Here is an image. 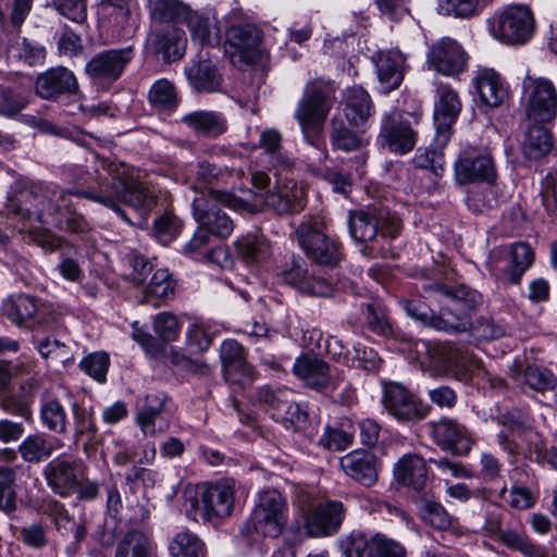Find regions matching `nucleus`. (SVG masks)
I'll return each instance as SVG.
<instances>
[{
  "instance_id": "1",
  "label": "nucleus",
  "mask_w": 557,
  "mask_h": 557,
  "mask_svg": "<svg viewBox=\"0 0 557 557\" xmlns=\"http://www.w3.org/2000/svg\"><path fill=\"white\" fill-rule=\"evenodd\" d=\"M97 177L86 187L66 191L53 184H29L17 181L7 198L10 215L22 221L36 220L61 231L84 233L88 230L85 218L71 209L69 195L75 194L113 210L125 222L121 205L146 214L156 205V196L133 176L129 166L107 158H99Z\"/></svg>"
},
{
  "instance_id": "2",
  "label": "nucleus",
  "mask_w": 557,
  "mask_h": 557,
  "mask_svg": "<svg viewBox=\"0 0 557 557\" xmlns=\"http://www.w3.org/2000/svg\"><path fill=\"white\" fill-rule=\"evenodd\" d=\"M235 480L226 478L185 491V510L189 519L203 523L228 518L234 508Z\"/></svg>"
},
{
  "instance_id": "3",
  "label": "nucleus",
  "mask_w": 557,
  "mask_h": 557,
  "mask_svg": "<svg viewBox=\"0 0 557 557\" xmlns=\"http://www.w3.org/2000/svg\"><path fill=\"white\" fill-rule=\"evenodd\" d=\"M490 30L502 42L525 44L535 30L534 15L528 5H507L490 21Z\"/></svg>"
},
{
  "instance_id": "4",
  "label": "nucleus",
  "mask_w": 557,
  "mask_h": 557,
  "mask_svg": "<svg viewBox=\"0 0 557 557\" xmlns=\"http://www.w3.org/2000/svg\"><path fill=\"white\" fill-rule=\"evenodd\" d=\"M323 228L320 216H309L297 226L295 234L308 258L315 263L334 268L341 261V252L337 243L325 235Z\"/></svg>"
},
{
  "instance_id": "5",
  "label": "nucleus",
  "mask_w": 557,
  "mask_h": 557,
  "mask_svg": "<svg viewBox=\"0 0 557 557\" xmlns=\"http://www.w3.org/2000/svg\"><path fill=\"white\" fill-rule=\"evenodd\" d=\"M521 103L525 116L533 123L550 122L557 113V89L546 77L527 75L522 82Z\"/></svg>"
},
{
  "instance_id": "6",
  "label": "nucleus",
  "mask_w": 557,
  "mask_h": 557,
  "mask_svg": "<svg viewBox=\"0 0 557 557\" xmlns=\"http://www.w3.org/2000/svg\"><path fill=\"white\" fill-rule=\"evenodd\" d=\"M288 507L285 497L277 490L259 492L250 521L256 532L277 537L287 524Z\"/></svg>"
},
{
  "instance_id": "7",
  "label": "nucleus",
  "mask_w": 557,
  "mask_h": 557,
  "mask_svg": "<svg viewBox=\"0 0 557 557\" xmlns=\"http://www.w3.org/2000/svg\"><path fill=\"white\" fill-rule=\"evenodd\" d=\"M425 289L434 292L445 299L442 315L446 323L457 332L468 327V315L481 304V295L466 286L449 288L442 284L429 285Z\"/></svg>"
},
{
  "instance_id": "8",
  "label": "nucleus",
  "mask_w": 557,
  "mask_h": 557,
  "mask_svg": "<svg viewBox=\"0 0 557 557\" xmlns=\"http://www.w3.org/2000/svg\"><path fill=\"white\" fill-rule=\"evenodd\" d=\"M230 195H214L211 190L193 200V214L199 226L215 237L225 238L233 232V221L225 212L223 203L228 202Z\"/></svg>"
},
{
  "instance_id": "9",
  "label": "nucleus",
  "mask_w": 557,
  "mask_h": 557,
  "mask_svg": "<svg viewBox=\"0 0 557 557\" xmlns=\"http://www.w3.org/2000/svg\"><path fill=\"white\" fill-rule=\"evenodd\" d=\"M133 58L132 46L107 49L96 53L87 61L85 73L91 81L112 83L122 76Z\"/></svg>"
},
{
  "instance_id": "10",
  "label": "nucleus",
  "mask_w": 557,
  "mask_h": 557,
  "mask_svg": "<svg viewBox=\"0 0 557 557\" xmlns=\"http://www.w3.org/2000/svg\"><path fill=\"white\" fill-rule=\"evenodd\" d=\"M260 42L261 32L256 25L232 26L226 32L225 52L235 66L242 67L257 60Z\"/></svg>"
},
{
  "instance_id": "11",
  "label": "nucleus",
  "mask_w": 557,
  "mask_h": 557,
  "mask_svg": "<svg viewBox=\"0 0 557 557\" xmlns=\"http://www.w3.org/2000/svg\"><path fill=\"white\" fill-rule=\"evenodd\" d=\"M429 411V405L417 399L405 386L397 383L385 384V412L397 422L421 420Z\"/></svg>"
},
{
  "instance_id": "12",
  "label": "nucleus",
  "mask_w": 557,
  "mask_h": 557,
  "mask_svg": "<svg viewBox=\"0 0 557 557\" xmlns=\"http://www.w3.org/2000/svg\"><path fill=\"white\" fill-rule=\"evenodd\" d=\"M461 101L456 90L448 85H440L436 89L434 104L435 143L445 147L451 138V127L461 112Z\"/></svg>"
},
{
  "instance_id": "13",
  "label": "nucleus",
  "mask_w": 557,
  "mask_h": 557,
  "mask_svg": "<svg viewBox=\"0 0 557 557\" xmlns=\"http://www.w3.org/2000/svg\"><path fill=\"white\" fill-rule=\"evenodd\" d=\"M426 64L438 74L456 76L465 71L467 54L455 39L444 37L430 46Z\"/></svg>"
},
{
  "instance_id": "14",
  "label": "nucleus",
  "mask_w": 557,
  "mask_h": 557,
  "mask_svg": "<svg viewBox=\"0 0 557 557\" xmlns=\"http://www.w3.org/2000/svg\"><path fill=\"white\" fill-rule=\"evenodd\" d=\"M329 111L330 104L322 84L309 83L295 113L301 128L304 131L308 128L320 131Z\"/></svg>"
},
{
  "instance_id": "15",
  "label": "nucleus",
  "mask_w": 557,
  "mask_h": 557,
  "mask_svg": "<svg viewBox=\"0 0 557 557\" xmlns=\"http://www.w3.org/2000/svg\"><path fill=\"white\" fill-rule=\"evenodd\" d=\"M44 475L48 486L64 497L74 493L83 471L81 462L76 459L59 456L46 465Z\"/></svg>"
},
{
  "instance_id": "16",
  "label": "nucleus",
  "mask_w": 557,
  "mask_h": 557,
  "mask_svg": "<svg viewBox=\"0 0 557 557\" xmlns=\"http://www.w3.org/2000/svg\"><path fill=\"white\" fill-rule=\"evenodd\" d=\"M455 180L459 184L478 182L494 183L496 171L488 154L475 151H462L454 164Z\"/></svg>"
},
{
  "instance_id": "17",
  "label": "nucleus",
  "mask_w": 557,
  "mask_h": 557,
  "mask_svg": "<svg viewBox=\"0 0 557 557\" xmlns=\"http://www.w3.org/2000/svg\"><path fill=\"white\" fill-rule=\"evenodd\" d=\"M263 202L278 214L298 213L306 207V193L295 180L277 178L273 189L264 194Z\"/></svg>"
},
{
  "instance_id": "18",
  "label": "nucleus",
  "mask_w": 557,
  "mask_h": 557,
  "mask_svg": "<svg viewBox=\"0 0 557 557\" xmlns=\"http://www.w3.org/2000/svg\"><path fill=\"white\" fill-rule=\"evenodd\" d=\"M431 435L434 442L446 451L454 455L466 456L472 448V440L468 430L457 421L442 418L430 422Z\"/></svg>"
},
{
  "instance_id": "19",
  "label": "nucleus",
  "mask_w": 557,
  "mask_h": 557,
  "mask_svg": "<svg viewBox=\"0 0 557 557\" xmlns=\"http://www.w3.org/2000/svg\"><path fill=\"white\" fill-rule=\"evenodd\" d=\"M224 377L232 384L245 386L252 381V368L247 363L243 346L235 339H225L220 348Z\"/></svg>"
},
{
  "instance_id": "20",
  "label": "nucleus",
  "mask_w": 557,
  "mask_h": 557,
  "mask_svg": "<svg viewBox=\"0 0 557 557\" xmlns=\"http://www.w3.org/2000/svg\"><path fill=\"white\" fill-rule=\"evenodd\" d=\"M343 519V504L337 500H327L313 508L306 518V525L312 536H324L336 532Z\"/></svg>"
},
{
  "instance_id": "21",
  "label": "nucleus",
  "mask_w": 557,
  "mask_h": 557,
  "mask_svg": "<svg viewBox=\"0 0 557 557\" xmlns=\"http://www.w3.org/2000/svg\"><path fill=\"white\" fill-rule=\"evenodd\" d=\"M36 94L44 99H54L61 95L74 94L78 90V83L66 67H52L40 74L35 84Z\"/></svg>"
},
{
  "instance_id": "22",
  "label": "nucleus",
  "mask_w": 557,
  "mask_h": 557,
  "mask_svg": "<svg viewBox=\"0 0 557 557\" xmlns=\"http://www.w3.org/2000/svg\"><path fill=\"white\" fill-rule=\"evenodd\" d=\"M473 87L481 102L490 108L499 107L508 96L504 79L493 69H479L473 77Z\"/></svg>"
},
{
  "instance_id": "23",
  "label": "nucleus",
  "mask_w": 557,
  "mask_h": 557,
  "mask_svg": "<svg viewBox=\"0 0 557 557\" xmlns=\"http://www.w3.org/2000/svg\"><path fill=\"white\" fill-rule=\"evenodd\" d=\"M394 482L401 486L412 487L414 491H423L428 481L425 460L416 455L403 456L393 468Z\"/></svg>"
},
{
  "instance_id": "24",
  "label": "nucleus",
  "mask_w": 557,
  "mask_h": 557,
  "mask_svg": "<svg viewBox=\"0 0 557 557\" xmlns=\"http://www.w3.org/2000/svg\"><path fill=\"white\" fill-rule=\"evenodd\" d=\"M293 371L305 384L314 389L326 388L331 384L329 364L312 355H304L296 359Z\"/></svg>"
},
{
  "instance_id": "25",
  "label": "nucleus",
  "mask_w": 557,
  "mask_h": 557,
  "mask_svg": "<svg viewBox=\"0 0 557 557\" xmlns=\"http://www.w3.org/2000/svg\"><path fill=\"white\" fill-rule=\"evenodd\" d=\"M187 81L196 92H218L222 86V75L215 64L208 59L193 62L185 69Z\"/></svg>"
},
{
  "instance_id": "26",
  "label": "nucleus",
  "mask_w": 557,
  "mask_h": 557,
  "mask_svg": "<svg viewBox=\"0 0 557 557\" xmlns=\"http://www.w3.org/2000/svg\"><path fill=\"white\" fill-rule=\"evenodd\" d=\"M181 121L194 133L208 138H216L227 129L226 119L215 111H193L183 115Z\"/></svg>"
},
{
  "instance_id": "27",
  "label": "nucleus",
  "mask_w": 557,
  "mask_h": 557,
  "mask_svg": "<svg viewBox=\"0 0 557 557\" xmlns=\"http://www.w3.org/2000/svg\"><path fill=\"white\" fill-rule=\"evenodd\" d=\"M3 315L17 326L33 327L38 312L36 298L20 293L7 298L1 306Z\"/></svg>"
},
{
  "instance_id": "28",
  "label": "nucleus",
  "mask_w": 557,
  "mask_h": 557,
  "mask_svg": "<svg viewBox=\"0 0 557 557\" xmlns=\"http://www.w3.org/2000/svg\"><path fill=\"white\" fill-rule=\"evenodd\" d=\"M418 133L413 129L411 123L399 116V120H392L385 127V146L395 154H407L417 144Z\"/></svg>"
},
{
  "instance_id": "29",
  "label": "nucleus",
  "mask_w": 557,
  "mask_h": 557,
  "mask_svg": "<svg viewBox=\"0 0 557 557\" xmlns=\"http://www.w3.org/2000/svg\"><path fill=\"white\" fill-rule=\"evenodd\" d=\"M341 467L347 475L366 486L377 480L374 457L368 453L352 451L341 459Z\"/></svg>"
},
{
  "instance_id": "30",
  "label": "nucleus",
  "mask_w": 557,
  "mask_h": 557,
  "mask_svg": "<svg viewBox=\"0 0 557 557\" xmlns=\"http://www.w3.org/2000/svg\"><path fill=\"white\" fill-rule=\"evenodd\" d=\"M175 281L166 269H158L143 289L141 302L159 307L175 296Z\"/></svg>"
},
{
  "instance_id": "31",
  "label": "nucleus",
  "mask_w": 557,
  "mask_h": 557,
  "mask_svg": "<svg viewBox=\"0 0 557 557\" xmlns=\"http://www.w3.org/2000/svg\"><path fill=\"white\" fill-rule=\"evenodd\" d=\"M114 557H158L150 536L139 530L126 532L117 542Z\"/></svg>"
},
{
  "instance_id": "32",
  "label": "nucleus",
  "mask_w": 557,
  "mask_h": 557,
  "mask_svg": "<svg viewBox=\"0 0 557 557\" xmlns=\"http://www.w3.org/2000/svg\"><path fill=\"white\" fill-rule=\"evenodd\" d=\"M339 547L345 557H383V536L376 533L367 539L362 533H352Z\"/></svg>"
},
{
  "instance_id": "33",
  "label": "nucleus",
  "mask_w": 557,
  "mask_h": 557,
  "mask_svg": "<svg viewBox=\"0 0 557 557\" xmlns=\"http://www.w3.org/2000/svg\"><path fill=\"white\" fill-rule=\"evenodd\" d=\"M168 397L164 393H153L146 396L145 401L136 412V423L146 435H154L157 421L164 411Z\"/></svg>"
},
{
  "instance_id": "34",
  "label": "nucleus",
  "mask_w": 557,
  "mask_h": 557,
  "mask_svg": "<svg viewBox=\"0 0 557 557\" xmlns=\"http://www.w3.org/2000/svg\"><path fill=\"white\" fill-rule=\"evenodd\" d=\"M497 540L508 549L519 552L524 557H548L546 547L534 543L524 532L515 529L499 530Z\"/></svg>"
},
{
  "instance_id": "35",
  "label": "nucleus",
  "mask_w": 557,
  "mask_h": 557,
  "mask_svg": "<svg viewBox=\"0 0 557 557\" xmlns=\"http://www.w3.org/2000/svg\"><path fill=\"white\" fill-rule=\"evenodd\" d=\"M99 13L110 23L121 27H135L137 18L131 0H101Z\"/></svg>"
},
{
  "instance_id": "36",
  "label": "nucleus",
  "mask_w": 557,
  "mask_h": 557,
  "mask_svg": "<svg viewBox=\"0 0 557 557\" xmlns=\"http://www.w3.org/2000/svg\"><path fill=\"white\" fill-rule=\"evenodd\" d=\"M544 123H534L528 127L522 150L529 159H540L553 148V137Z\"/></svg>"
},
{
  "instance_id": "37",
  "label": "nucleus",
  "mask_w": 557,
  "mask_h": 557,
  "mask_svg": "<svg viewBox=\"0 0 557 557\" xmlns=\"http://www.w3.org/2000/svg\"><path fill=\"white\" fill-rule=\"evenodd\" d=\"M282 134L275 128H267L261 132L259 147L269 157V162L282 171H288L293 166L290 157L282 151Z\"/></svg>"
},
{
  "instance_id": "38",
  "label": "nucleus",
  "mask_w": 557,
  "mask_h": 557,
  "mask_svg": "<svg viewBox=\"0 0 557 557\" xmlns=\"http://www.w3.org/2000/svg\"><path fill=\"white\" fill-rule=\"evenodd\" d=\"M330 137L333 149L345 152L359 150L366 144L362 137L348 128L341 116L332 120Z\"/></svg>"
},
{
  "instance_id": "39",
  "label": "nucleus",
  "mask_w": 557,
  "mask_h": 557,
  "mask_svg": "<svg viewBox=\"0 0 557 557\" xmlns=\"http://www.w3.org/2000/svg\"><path fill=\"white\" fill-rule=\"evenodd\" d=\"M184 32L172 26L157 35V49L168 61H175L183 57L186 48Z\"/></svg>"
},
{
  "instance_id": "40",
  "label": "nucleus",
  "mask_w": 557,
  "mask_h": 557,
  "mask_svg": "<svg viewBox=\"0 0 557 557\" xmlns=\"http://www.w3.org/2000/svg\"><path fill=\"white\" fill-rule=\"evenodd\" d=\"M71 411L75 441L78 442L83 437H87L88 441H91L98 432L92 407L79 403H73Z\"/></svg>"
},
{
  "instance_id": "41",
  "label": "nucleus",
  "mask_w": 557,
  "mask_h": 557,
  "mask_svg": "<svg viewBox=\"0 0 557 557\" xmlns=\"http://www.w3.org/2000/svg\"><path fill=\"white\" fill-rule=\"evenodd\" d=\"M238 256L247 264H256L264 261L270 256L269 243L260 237L247 235L235 243Z\"/></svg>"
},
{
  "instance_id": "42",
  "label": "nucleus",
  "mask_w": 557,
  "mask_h": 557,
  "mask_svg": "<svg viewBox=\"0 0 557 557\" xmlns=\"http://www.w3.org/2000/svg\"><path fill=\"white\" fill-rule=\"evenodd\" d=\"M18 451L24 461L37 463L52 455L53 445L45 434L37 433L25 437L18 446Z\"/></svg>"
},
{
  "instance_id": "43",
  "label": "nucleus",
  "mask_w": 557,
  "mask_h": 557,
  "mask_svg": "<svg viewBox=\"0 0 557 557\" xmlns=\"http://www.w3.org/2000/svg\"><path fill=\"white\" fill-rule=\"evenodd\" d=\"M148 100L152 108L160 111H173L178 104V97L174 85L165 79H158L148 92Z\"/></svg>"
},
{
  "instance_id": "44",
  "label": "nucleus",
  "mask_w": 557,
  "mask_h": 557,
  "mask_svg": "<svg viewBox=\"0 0 557 557\" xmlns=\"http://www.w3.org/2000/svg\"><path fill=\"white\" fill-rule=\"evenodd\" d=\"M409 70L406 55L399 49L385 52V91L397 89Z\"/></svg>"
},
{
  "instance_id": "45",
  "label": "nucleus",
  "mask_w": 557,
  "mask_h": 557,
  "mask_svg": "<svg viewBox=\"0 0 557 557\" xmlns=\"http://www.w3.org/2000/svg\"><path fill=\"white\" fill-rule=\"evenodd\" d=\"M348 226L350 236L361 243L373 240L379 232L377 219L364 211L351 213Z\"/></svg>"
},
{
  "instance_id": "46",
  "label": "nucleus",
  "mask_w": 557,
  "mask_h": 557,
  "mask_svg": "<svg viewBox=\"0 0 557 557\" xmlns=\"http://www.w3.org/2000/svg\"><path fill=\"white\" fill-rule=\"evenodd\" d=\"M419 510L422 519L435 529L445 531L453 524V517L438 502L426 494L420 498Z\"/></svg>"
},
{
  "instance_id": "47",
  "label": "nucleus",
  "mask_w": 557,
  "mask_h": 557,
  "mask_svg": "<svg viewBox=\"0 0 557 557\" xmlns=\"http://www.w3.org/2000/svg\"><path fill=\"white\" fill-rule=\"evenodd\" d=\"M203 548V542L189 531L175 534L169 546L171 557H202Z\"/></svg>"
},
{
  "instance_id": "48",
  "label": "nucleus",
  "mask_w": 557,
  "mask_h": 557,
  "mask_svg": "<svg viewBox=\"0 0 557 557\" xmlns=\"http://www.w3.org/2000/svg\"><path fill=\"white\" fill-rule=\"evenodd\" d=\"M40 420L46 429L57 434H65L67 416L64 407L57 399H49L41 405Z\"/></svg>"
},
{
  "instance_id": "49",
  "label": "nucleus",
  "mask_w": 557,
  "mask_h": 557,
  "mask_svg": "<svg viewBox=\"0 0 557 557\" xmlns=\"http://www.w3.org/2000/svg\"><path fill=\"white\" fill-rule=\"evenodd\" d=\"M512 264L511 284H519L525 271L534 262V252L531 246L524 242H518L508 247Z\"/></svg>"
},
{
  "instance_id": "50",
  "label": "nucleus",
  "mask_w": 557,
  "mask_h": 557,
  "mask_svg": "<svg viewBox=\"0 0 557 557\" xmlns=\"http://www.w3.org/2000/svg\"><path fill=\"white\" fill-rule=\"evenodd\" d=\"M16 471L11 467H0V510L12 513L16 510Z\"/></svg>"
},
{
  "instance_id": "51",
  "label": "nucleus",
  "mask_w": 557,
  "mask_h": 557,
  "mask_svg": "<svg viewBox=\"0 0 557 557\" xmlns=\"http://www.w3.org/2000/svg\"><path fill=\"white\" fill-rule=\"evenodd\" d=\"M190 9L178 0H157L152 15L160 22L185 23Z\"/></svg>"
},
{
  "instance_id": "52",
  "label": "nucleus",
  "mask_w": 557,
  "mask_h": 557,
  "mask_svg": "<svg viewBox=\"0 0 557 557\" xmlns=\"http://www.w3.org/2000/svg\"><path fill=\"white\" fill-rule=\"evenodd\" d=\"M292 397L293 391L283 386L273 387L271 385H263L256 392L257 401L274 410V416H276L281 409H285Z\"/></svg>"
},
{
  "instance_id": "53",
  "label": "nucleus",
  "mask_w": 557,
  "mask_h": 557,
  "mask_svg": "<svg viewBox=\"0 0 557 557\" xmlns=\"http://www.w3.org/2000/svg\"><path fill=\"white\" fill-rule=\"evenodd\" d=\"M524 383L533 391L545 393L557 386V376L553 371L540 366H528L523 372Z\"/></svg>"
},
{
  "instance_id": "54",
  "label": "nucleus",
  "mask_w": 557,
  "mask_h": 557,
  "mask_svg": "<svg viewBox=\"0 0 557 557\" xmlns=\"http://www.w3.org/2000/svg\"><path fill=\"white\" fill-rule=\"evenodd\" d=\"M486 265L493 276L511 284V271L513 269L508 247L499 246L492 249Z\"/></svg>"
},
{
  "instance_id": "55",
  "label": "nucleus",
  "mask_w": 557,
  "mask_h": 557,
  "mask_svg": "<svg viewBox=\"0 0 557 557\" xmlns=\"http://www.w3.org/2000/svg\"><path fill=\"white\" fill-rule=\"evenodd\" d=\"M434 145L435 148H419L412 161L417 168L430 170L440 176L444 171V147L438 146L435 141Z\"/></svg>"
},
{
  "instance_id": "56",
  "label": "nucleus",
  "mask_w": 557,
  "mask_h": 557,
  "mask_svg": "<svg viewBox=\"0 0 557 557\" xmlns=\"http://www.w3.org/2000/svg\"><path fill=\"white\" fill-rule=\"evenodd\" d=\"M185 23L190 30V35L194 41H198L200 45L212 44V24L210 18L206 14L190 11L188 18Z\"/></svg>"
},
{
  "instance_id": "57",
  "label": "nucleus",
  "mask_w": 557,
  "mask_h": 557,
  "mask_svg": "<svg viewBox=\"0 0 557 557\" xmlns=\"http://www.w3.org/2000/svg\"><path fill=\"white\" fill-rule=\"evenodd\" d=\"M28 104L27 96L8 87H0V115L12 117Z\"/></svg>"
},
{
  "instance_id": "58",
  "label": "nucleus",
  "mask_w": 557,
  "mask_h": 557,
  "mask_svg": "<svg viewBox=\"0 0 557 557\" xmlns=\"http://www.w3.org/2000/svg\"><path fill=\"white\" fill-rule=\"evenodd\" d=\"M371 100L368 92L361 87L348 88L345 94L344 115L352 116L357 112L371 113Z\"/></svg>"
},
{
  "instance_id": "59",
  "label": "nucleus",
  "mask_w": 557,
  "mask_h": 557,
  "mask_svg": "<svg viewBox=\"0 0 557 557\" xmlns=\"http://www.w3.org/2000/svg\"><path fill=\"white\" fill-rule=\"evenodd\" d=\"M153 329L161 341L169 343L177 338L181 325L174 314L161 312L154 318Z\"/></svg>"
},
{
  "instance_id": "60",
  "label": "nucleus",
  "mask_w": 557,
  "mask_h": 557,
  "mask_svg": "<svg viewBox=\"0 0 557 557\" xmlns=\"http://www.w3.org/2000/svg\"><path fill=\"white\" fill-rule=\"evenodd\" d=\"M109 363L110 359L106 352H94L86 356L79 366L89 376L102 383L106 381Z\"/></svg>"
},
{
  "instance_id": "61",
  "label": "nucleus",
  "mask_w": 557,
  "mask_h": 557,
  "mask_svg": "<svg viewBox=\"0 0 557 557\" xmlns=\"http://www.w3.org/2000/svg\"><path fill=\"white\" fill-rule=\"evenodd\" d=\"M275 418L281 420L287 429L293 428L294 430H299L306 425L308 414L301 409L299 404L294 403L290 398L285 409H281Z\"/></svg>"
},
{
  "instance_id": "62",
  "label": "nucleus",
  "mask_w": 557,
  "mask_h": 557,
  "mask_svg": "<svg viewBox=\"0 0 557 557\" xmlns=\"http://www.w3.org/2000/svg\"><path fill=\"white\" fill-rule=\"evenodd\" d=\"M352 442V435L342 429L325 428L319 440V444L326 449L343 450Z\"/></svg>"
},
{
  "instance_id": "63",
  "label": "nucleus",
  "mask_w": 557,
  "mask_h": 557,
  "mask_svg": "<svg viewBox=\"0 0 557 557\" xmlns=\"http://www.w3.org/2000/svg\"><path fill=\"white\" fill-rule=\"evenodd\" d=\"M458 352L459 349L448 343L438 344L432 352L433 362L436 367L453 374L454 370H456Z\"/></svg>"
},
{
  "instance_id": "64",
  "label": "nucleus",
  "mask_w": 557,
  "mask_h": 557,
  "mask_svg": "<svg viewBox=\"0 0 557 557\" xmlns=\"http://www.w3.org/2000/svg\"><path fill=\"white\" fill-rule=\"evenodd\" d=\"M57 10L75 23H84L87 18L86 0H53Z\"/></svg>"
}]
</instances>
